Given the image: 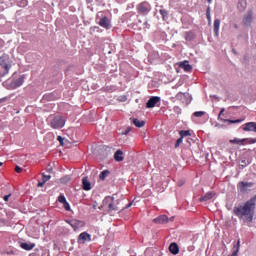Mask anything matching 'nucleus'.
<instances>
[{"label": "nucleus", "instance_id": "obj_24", "mask_svg": "<svg viewBox=\"0 0 256 256\" xmlns=\"http://www.w3.org/2000/svg\"><path fill=\"white\" fill-rule=\"evenodd\" d=\"M240 247H241V240H238L236 245H234V251L232 252L231 255H228V256H237V254L239 253Z\"/></svg>", "mask_w": 256, "mask_h": 256}, {"label": "nucleus", "instance_id": "obj_46", "mask_svg": "<svg viewBox=\"0 0 256 256\" xmlns=\"http://www.w3.org/2000/svg\"><path fill=\"white\" fill-rule=\"evenodd\" d=\"M179 187H181V185H183V183H178Z\"/></svg>", "mask_w": 256, "mask_h": 256}, {"label": "nucleus", "instance_id": "obj_2", "mask_svg": "<svg viewBox=\"0 0 256 256\" xmlns=\"http://www.w3.org/2000/svg\"><path fill=\"white\" fill-rule=\"evenodd\" d=\"M65 117L61 115L54 116L50 121V127L52 129H63L65 127Z\"/></svg>", "mask_w": 256, "mask_h": 256}, {"label": "nucleus", "instance_id": "obj_11", "mask_svg": "<svg viewBox=\"0 0 256 256\" xmlns=\"http://www.w3.org/2000/svg\"><path fill=\"white\" fill-rule=\"evenodd\" d=\"M180 69H184L186 73H191L193 71V66L189 64V61L185 60L179 63Z\"/></svg>", "mask_w": 256, "mask_h": 256}, {"label": "nucleus", "instance_id": "obj_39", "mask_svg": "<svg viewBox=\"0 0 256 256\" xmlns=\"http://www.w3.org/2000/svg\"><path fill=\"white\" fill-rule=\"evenodd\" d=\"M15 171H16V173H21V171H23V168L16 166Z\"/></svg>", "mask_w": 256, "mask_h": 256}, {"label": "nucleus", "instance_id": "obj_6", "mask_svg": "<svg viewBox=\"0 0 256 256\" xmlns=\"http://www.w3.org/2000/svg\"><path fill=\"white\" fill-rule=\"evenodd\" d=\"M69 225L74 229V231H78V229L85 227V222L74 219L69 221Z\"/></svg>", "mask_w": 256, "mask_h": 256}, {"label": "nucleus", "instance_id": "obj_8", "mask_svg": "<svg viewBox=\"0 0 256 256\" xmlns=\"http://www.w3.org/2000/svg\"><path fill=\"white\" fill-rule=\"evenodd\" d=\"M98 25H100V27H103L104 29H111V20H109L107 16H104L100 19Z\"/></svg>", "mask_w": 256, "mask_h": 256}, {"label": "nucleus", "instance_id": "obj_1", "mask_svg": "<svg viewBox=\"0 0 256 256\" xmlns=\"http://www.w3.org/2000/svg\"><path fill=\"white\" fill-rule=\"evenodd\" d=\"M255 207H256V195L252 197L250 200L246 201L244 205H238L233 208V213L239 219H247L248 221H253V217L255 215Z\"/></svg>", "mask_w": 256, "mask_h": 256}, {"label": "nucleus", "instance_id": "obj_9", "mask_svg": "<svg viewBox=\"0 0 256 256\" xmlns=\"http://www.w3.org/2000/svg\"><path fill=\"white\" fill-rule=\"evenodd\" d=\"M91 241V236L89 233L87 232H82L79 236H78V243H82L85 244L87 242Z\"/></svg>", "mask_w": 256, "mask_h": 256}, {"label": "nucleus", "instance_id": "obj_5", "mask_svg": "<svg viewBox=\"0 0 256 256\" xmlns=\"http://www.w3.org/2000/svg\"><path fill=\"white\" fill-rule=\"evenodd\" d=\"M253 182H239L237 187L238 190L240 191V193H247V191H249V189H251V187H253Z\"/></svg>", "mask_w": 256, "mask_h": 256}, {"label": "nucleus", "instance_id": "obj_10", "mask_svg": "<svg viewBox=\"0 0 256 256\" xmlns=\"http://www.w3.org/2000/svg\"><path fill=\"white\" fill-rule=\"evenodd\" d=\"M9 57L2 56L0 57V65L3 69H5L6 73H9Z\"/></svg>", "mask_w": 256, "mask_h": 256}, {"label": "nucleus", "instance_id": "obj_22", "mask_svg": "<svg viewBox=\"0 0 256 256\" xmlns=\"http://www.w3.org/2000/svg\"><path fill=\"white\" fill-rule=\"evenodd\" d=\"M132 123H133V125H135V127H139V128L145 127V121H143V120L140 121L137 118H133Z\"/></svg>", "mask_w": 256, "mask_h": 256}, {"label": "nucleus", "instance_id": "obj_23", "mask_svg": "<svg viewBox=\"0 0 256 256\" xmlns=\"http://www.w3.org/2000/svg\"><path fill=\"white\" fill-rule=\"evenodd\" d=\"M246 141H247V139L234 138V139L230 140V143H232L234 145H245Z\"/></svg>", "mask_w": 256, "mask_h": 256}, {"label": "nucleus", "instance_id": "obj_32", "mask_svg": "<svg viewBox=\"0 0 256 256\" xmlns=\"http://www.w3.org/2000/svg\"><path fill=\"white\" fill-rule=\"evenodd\" d=\"M49 179H51V175H46L45 173H42V181L44 183H47V181H49Z\"/></svg>", "mask_w": 256, "mask_h": 256}, {"label": "nucleus", "instance_id": "obj_48", "mask_svg": "<svg viewBox=\"0 0 256 256\" xmlns=\"http://www.w3.org/2000/svg\"><path fill=\"white\" fill-rule=\"evenodd\" d=\"M3 165V162H0V167Z\"/></svg>", "mask_w": 256, "mask_h": 256}, {"label": "nucleus", "instance_id": "obj_16", "mask_svg": "<svg viewBox=\"0 0 256 256\" xmlns=\"http://www.w3.org/2000/svg\"><path fill=\"white\" fill-rule=\"evenodd\" d=\"M213 197H215V192H208L204 196L200 197L199 201L203 203V201H210Z\"/></svg>", "mask_w": 256, "mask_h": 256}, {"label": "nucleus", "instance_id": "obj_30", "mask_svg": "<svg viewBox=\"0 0 256 256\" xmlns=\"http://www.w3.org/2000/svg\"><path fill=\"white\" fill-rule=\"evenodd\" d=\"M225 123H232V124H235V123H242L243 120L241 119H237V120H229V119H225L223 120Z\"/></svg>", "mask_w": 256, "mask_h": 256}, {"label": "nucleus", "instance_id": "obj_14", "mask_svg": "<svg viewBox=\"0 0 256 256\" xmlns=\"http://www.w3.org/2000/svg\"><path fill=\"white\" fill-rule=\"evenodd\" d=\"M243 131H253L256 133V122H248L245 124Z\"/></svg>", "mask_w": 256, "mask_h": 256}, {"label": "nucleus", "instance_id": "obj_49", "mask_svg": "<svg viewBox=\"0 0 256 256\" xmlns=\"http://www.w3.org/2000/svg\"><path fill=\"white\" fill-rule=\"evenodd\" d=\"M234 27H235V29H237V24Z\"/></svg>", "mask_w": 256, "mask_h": 256}, {"label": "nucleus", "instance_id": "obj_26", "mask_svg": "<svg viewBox=\"0 0 256 256\" xmlns=\"http://www.w3.org/2000/svg\"><path fill=\"white\" fill-rule=\"evenodd\" d=\"M179 135H180V137H182V139L184 137H191V131H189V130H181L179 132Z\"/></svg>", "mask_w": 256, "mask_h": 256}, {"label": "nucleus", "instance_id": "obj_31", "mask_svg": "<svg viewBox=\"0 0 256 256\" xmlns=\"http://www.w3.org/2000/svg\"><path fill=\"white\" fill-rule=\"evenodd\" d=\"M206 17L209 23H211V8L208 7L206 10Z\"/></svg>", "mask_w": 256, "mask_h": 256}, {"label": "nucleus", "instance_id": "obj_35", "mask_svg": "<svg viewBox=\"0 0 256 256\" xmlns=\"http://www.w3.org/2000/svg\"><path fill=\"white\" fill-rule=\"evenodd\" d=\"M181 143H183V137L180 136V138L177 139L175 147H179V145H181Z\"/></svg>", "mask_w": 256, "mask_h": 256}, {"label": "nucleus", "instance_id": "obj_34", "mask_svg": "<svg viewBox=\"0 0 256 256\" xmlns=\"http://www.w3.org/2000/svg\"><path fill=\"white\" fill-rule=\"evenodd\" d=\"M203 115H205V112L203 111L194 112V117H203Z\"/></svg>", "mask_w": 256, "mask_h": 256}, {"label": "nucleus", "instance_id": "obj_20", "mask_svg": "<svg viewBox=\"0 0 256 256\" xmlns=\"http://www.w3.org/2000/svg\"><path fill=\"white\" fill-rule=\"evenodd\" d=\"M114 159L115 161L121 162L123 161L125 158L123 157V151L121 150H117L114 154Z\"/></svg>", "mask_w": 256, "mask_h": 256}, {"label": "nucleus", "instance_id": "obj_4", "mask_svg": "<svg viewBox=\"0 0 256 256\" xmlns=\"http://www.w3.org/2000/svg\"><path fill=\"white\" fill-rule=\"evenodd\" d=\"M136 9L140 15H147L151 11V4H149L147 1H144L139 3L136 6Z\"/></svg>", "mask_w": 256, "mask_h": 256}, {"label": "nucleus", "instance_id": "obj_15", "mask_svg": "<svg viewBox=\"0 0 256 256\" xmlns=\"http://www.w3.org/2000/svg\"><path fill=\"white\" fill-rule=\"evenodd\" d=\"M252 21H253V12L249 11L244 16L243 23H244V25H251Z\"/></svg>", "mask_w": 256, "mask_h": 256}, {"label": "nucleus", "instance_id": "obj_29", "mask_svg": "<svg viewBox=\"0 0 256 256\" xmlns=\"http://www.w3.org/2000/svg\"><path fill=\"white\" fill-rule=\"evenodd\" d=\"M71 181V176H64L63 178L60 179L61 183L67 184Z\"/></svg>", "mask_w": 256, "mask_h": 256}, {"label": "nucleus", "instance_id": "obj_19", "mask_svg": "<svg viewBox=\"0 0 256 256\" xmlns=\"http://www.w3.org/2000/svg\"><path fill=\"white\" fill-rule=\"evenodd\" d=\"M20 247L24 249L25 251H31L32 249H35V244L33 243H21Z\"/></svg>", "mask_w": 256, "mask_h": 256}, {"label": "nucleus", "instance_id": "obj_21", "mask_svg": "<svg viewBox=\"0 0 256 256\" xmlns=\"http://www.w3.org/2000/svg\"><path fill=\"white\" fill-rule=\"evenodd\" d=\"M23 83H25V76H20L18 79H16L14 81V87H21V85H23Z\"/></svg>", "mask_w": 256, "mask_h": 256}, {"label": "nucleus", "instance_id": "obj_45", "mask_svg": "<svg viewBox=\"0 0 256 256\" xmlns=\"http://www.w3.org/2000/svg\"><path fill=\"white\" fill-rule=\"evenodd\" d=\"M181 95H183V93L179 92L176 97H181Z\"/></svg>", "mask_w": 256, "mask_h": 256}, {"label": "nucleus", "instance_id": "obj_13", "mask_svg": "<svg viewBox=\"0 0 256 256\" xmlns=\"http://www.w3.org/2000/svg\"><path fill=\"white\" fill-rule=\"evenodd\" d=\"M82 189L84 191H91V182H89V178L87 176L82 179Z\"/></svg>", "mask_w": 256, "mask_h": 256}, {"label": "nucleus", "instance_id": "obj_17", "mask_svg": "<svg viewBox=\"0 0 256 256\" xmlns=\"http://www.w3.org/2000/svg\"><path fill=\"white\" fill-rule=\"evenodd\" d=\"M169 251L172 253V255H177L179 253V245L177 243L173 242L169 246Z\"/></svg>", "mask_w": 256, "mask_h": 256}, {"label": "nucleus", "instance_id": "obj_33", "mask_svg": "<svg viewBox=\"0 0 256 256\" xmlns=\"http://www.w3.org/2000/svg\"><path fill=\"white\" fill-rule=\"evenodd\" d=\"M58 201H59V203L64 204V203L67 202V199L65 198L64 195H60V196L58 197Z\"/></svg>", "mask_w": 256, "mask_h": 256}, {"label": "nucleus", "instance_id": "obj_37", "mask_svg": "<svg viewBox=\"0 0 256 256\" xmlns=\"http://www.w3.org/2000/svg\"><path fill=\"white\" fill-rule=\"evenodd\" d=\"M57 141H59L60 145L63 146L64 145L63 141H65V138H63L62 136H58Z\"/></svg>", "mask_w": 256, "mask_h": 256}, {"label": "nucleus", "instance_id": "obj_43", "mask_svg": "<svg viewBox=\"0 0 256 256\" xmlns=\"http://www.w3.org/2000/svg\"><path fill=\"white\" fill-rule=\"evenodd\" d=\"M131 205H133V202H130L129 204H127L123 209H129V207H131Z\"/></svg>", "mask_w": 256, "mask_h": 256}, {"label": "nucleus", "instance_id": "obj_12", "mask_svg": "<svg viewBox=\"0 0 256 256\" xmlns=\"http://www.w3.org/2000/svg\"><path fill=\"white\" fill-rule=\"evenodd\" d=\"M153 221H154V223H157L158 225H163V224L169 222V218L167 217V215H161V216L155 218Z\"/></svg>", "mask_w": 256, "mask_h": 256}, {"label": "nucleus", "instance_id": "obj_27", "mask_svg": "<svg viewBox=\"0 0 256 256\" xmlns=\"http://www.w3.org/2000/svg\"><path fill=\"white\" fill-rule=\"evenodd\" d=\"M108 175H109V170H104L100 173L99 178L101 179V181H105Z\"/></svg>", "mask_w": 256, "mask_h": 256}, {"label": "nucleus", "instance_id": "obj_3", "mask_svg": "<svg viewBox=\"0 0 256 256\" xmlns=\"http://www.w3.org/2000/svg\"><path fill=\"white\" fill-rule=\"evenodd\" d=\"M104 207L108 208V211H119V206L115 204V198L112 196H107L103 200Z\"/></svg>", "mask_w": 256, "mask_h": 256}, {"label": "nucleus", "instance_id": "obj_18", "mask_svg": "<svg viewBox=\"0 0 256 256\" xmlns=\"http://www.w3.org/2000/svg\"><path fill=\"white\" fill-rule=\"evenodd\" d=\"M221 26V20L215 19L214 20V34L216 37L219 36V27Z\"/></svg>", "mask_w": 256, "mask_h": 256}, {"label": "nucleus", "instance_id": "obj_28", "mask_svg": "<svg viewBox=\"0 0 256 256\" xmlns=\"http://www.w3.org/2000/svg\"><path fill=\"white\" fill-rule=\"evenodd\" d=\"M194 35H193V32H185V40L186 41H193L194 39Z\"/></svg>", "mask_w": 256, "mask_h": 256}, {"label": "nucleus", "instance_id": "obj_44", "mask_svg": "<svg viewBox=\"0 0 256 256\" xmlns=\"http://www.w3.org/2000/svg\"><path fill=\"white\" fill-rule=\"evenodd\" d=\"M187 143H189V145H191V143H193V140L191 138H188Z\"/></svg>", "mask_w": 256, "mask_h": 256}, {"label": "nucleus", "instance_id": "obj_38", "mask_svg": "<svg viewBox=\"0 0 256 256\" xmlns=\"http://www.w3.org/2000/svg\"><path fill=\"white\" fill-rule=\"evenodd\" d=\"M131 133V127H128L124 132H122V135H129Z\"/></svg>", "mask_w": 256, "mask_h": 256}, {"label": "nucleus", "instance_id": "obj_36", "mask_svg": "<svg viewBox=\"0 0 256 256\" xmlns=\"http://www.w3.org/2000/svg\"><path fill=\"white\" fill-rule=\"evenodd\" d=\"M63 205H64V209H65L66 211H71V206L69 205V203H68L67 201L64 202Z\"/></svg>", "mask_w": 256, "mask_h": 256}, {"label": "nucleus", "instance_id": "obj_25", "mask_svg": "<svg viewBox=\"0 0 256 256\" xmlns=\"http://www.w3.org/2000/svg\"><path fill=\"white\" fill-rule=\"evenodd\" d=\"M159 13L160 15H162L163 21H167V19L169 18V12L165 9H160Z\"/></svg>", "mask_w": 256, "mask_h": 256}, {"label": "nucleus", "instance_id": "obj_7", "mask_svg": "<svg viewBox=\"0 0 256 256\" xmlns=\"http://www.w3.org/2000/svg\"><path fill=\"white\" fill-rule=\"evenodd\" d=\"M159 101H161V98L159 96H152L146 103L147 109H153V107H155V105H157Z\"/></svg>", "mask_w": 256, "mask_h": 256}, {"label": "nucleus", "instance_id": "obj_47", "mask_svg": "<svg viewBox=\"0 0 256 256\" xmlns=\"http://www.w3.org/2000/svg\"><path fill=\"white\" fill-rule=\"evenodd\" d=\"M213 0H208V3H211Z\"/></svg>", "mask_w": 256, "mask_h": 256}, {"label": "nucleus", "instance_id": "obj_41", "mask_svg": "<svg viewBox=\"0 0 256 256\" xmlns=\"http://www.w3.org/2000/svg\"><path fill=\"white\" fill-rule=\"evenodd\" d=\"M45 185L44 181L38 182L37 187H43Z\"/></svg>", "mask_w": 256, "mask_h": 256}, {"label": "nucleus", "instance_id": "obj_42", "mask_svg": "<svg viewBox=\"0 0 256 256\" xmlns=\"http://www.w3.org/2000/svg\"><path fill=\"white\" fill-rule=\"evenodd\" d=\"M9 197H11V194H8V195L4 196L3 197L4 201H6V202L9 201Z\"/></svg>", "mask_w": 256, "mask_h": 256}, {"label": "nucleus", "instance_id": "obj_40", "mask_svg": "<svg viewBox=\"0 0 256 256\" xmlns=\"http://www.w3.org/2000/svg\"><path fill=\"white\" fill-rule=\"evenodd\" d=\"M223 113H225V108H222L219 115H218V119H221V116L223 115Z\"/></svg>", "mask_w": 256, "mask_h": 256}]
</instances>
